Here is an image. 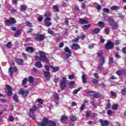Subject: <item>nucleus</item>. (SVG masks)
<instances>
[{
	"mask_svg": "<svg viewBox=\"0 0 126 126\" xmlns=\"http://www.w3.org/2000/svg\"><path fill=\"white\" fill-rule=\"evenodd\" d=\"M40 57H35V60L37 62V61H41V62H46V63H49V61H48V59H47L45 53H43V52H40Z\"/></svg>",
	"mask_w": 126,
	"mask_h": 126,
	"instance_id": "1",
	"label": "nucleus"
},
{
	"mask_svg": "<svg viewBox=\"0 0 126 126\" xmlns=\"http://www.w3.org/2000/svg\"><path fill=\"white\" fill-rule=\"evenodd\" d=\"M37 126H48V118H44L42 119V122H36Z\"/></svg>",
	"mask_w": 126,
	"mask_h": 126,
	"instance_id": "2",
	"label": "nucleus"
},
{
	"mask_svg": "<svg viewBox=\"0 0 126 126\" xmlns=\"http://www.w3.org/2000/svg\"><path fill=\"white\" fill-rule=\"evenodd\" d=\"M36 110H37V106H33L32 108L30 109V116L32 119L35 120V115H34V113L36 112Z\"/></svg>",
	"mask_w": 126,
	"mask_h": 126,
	"instance_id": "3",
	"label": "nucleus"
},
{
	"mask_svg": "<svg viewBox=\"0 0 126 126\" xmlns=\"http://www.w3.org/2000/svg\"><path fill=\"white\" fill-rule=\"evenodd\" d=\"M44 16L46 17L45 20V26H46V27H50V26L52 25V23L50 22L51 19L48 17V14H45Z\"/></svg>",
	"mask_w": 126,
	"mask_h": 126,
	"instance_id": "4",
	"label": "nucleus"
},
{
	"mask_svg": "<svg viewBox=\"0 0 126 126\" xmlns=\"http://www.w3.org/2000/svg\"><path fill=\"white\" fill-rule=\"evenodd\" d=\"M18 94H20L21 95H22L23 98H25L28 95V94H29V92H26L25 90H20L18 92Z\"/></svg>",
	"mask_w": 126,
	"mask_h": 126,
	"instance_id": "5",
	"label": "nucleus"
},
{
	"mask_svg": "<svg viewBox=\"0 0 126 126\" xmlns=\"http://www.w3.org/2000/svg\"><path fill=\"white\" fill-rule=\"evenodd\" d=\"M64 50L66 53L65 55L67 59L69 58V57H71V51H70V49H69V48L66 47Z\"/></svg>",
	"mask_w": 126,
	"mask_h": 126,
	"instance_id": "6",
	"label": "nucleus"
},
{
	"mask_svg": "<svg viewBox=\"0 0 126 126\" xmlns=\"http://www.w3.org/2000/svg\"><path fill=\"white\" fill-rule=\"evenodd\" d=\"M35 40L38 41H43V40H45V36L44 34H36L35 35Z\"/></svg>",
	"mask_w": 126,
	"mask_h": 126,
	"instance_id": "7",
	"label": "nucleus"
},
{
	"mask_svg": "<svg viewBox=\"0 0 126 126\" xmlns=\"http://www.w3.org/2000/svg\"><path fill=\"white\" fill-rule=\"evenodd\" d=\"M16 23V21L15 20V19L13 18H10V20H7L5 21V24L6 25H9V24H15Z\"/></svg>",
	"mask_w": 126,
	"mask_h": 126,
	"instance_id": "8",
	"label": "nucleus"
},
{
	"mask_svg": "<svg viewBox=\"0 0 126 126\" xmlns=\"http://www.w3.org/2000/svg\"><path fill=\"white\" fill-rule=\"evenodd\" d=\"M114 45V44L113 42L109 41L105 44V49H106V50H111L113 49Z\"/></svg>",
	"mask_w": 126,
	"mask_h": 126,
	"instance_id": "9",
	"label": "nucleus"
},
{
	"mask_svg": "<svg viewBox=\"0 0 126 126\" xmlns=\"http://www.w3.org/2000/svg\"><path fill=\"white\" fill-rule=\"evenodd\" d=\"M63 81L61 83L60 86L62 90H64L65 85L66 84V78L65 77H63Z\"/></svg>",
	"mask_w": 126,
	"mask_h": 126,
	"instance_id": "10",
	"label": "nucleus"
},
{
	"mask_svg": "<svg viewBox=\"0 0 126 126\" xmlns=\"http://www.w3.org/2000/svg\"><path fill=\"white\" fill-rule=\"evenodd\" d=\"M70 47L72 50H74L75 51H77L78 49H80V46L77 43L73 44Z\"/></svg>",
	"mask_w": 126,
	"mask_h": 126,
	"instance_id": "11",
	"label": "nucleus"
},
{
	"mask_svg": "<svg viewBox=\"0 0 126 126\" xmlns=\"http://www.w3.org/2000/svg\"><path fill=\"white\" fill-rule=\"evenodd\" d=\"M99 123L100 124H101L102 126H109V122H108V121L105 120V121H103L102 119H100L99 120Z\"/></svg>",
	"mask_w": 126,
	"mask_h": 126,
	"instance_id": "12",
	"label": "nucleus"
},
{
	"mask_svg": "<svg viewBox=\"0 0 126 126\" xmlns=\"http://www.w3.org/2000/svg\"><path fill=\"white\" fill-rule=\"evenodd\" d=\"M44 72L45 76L46 78V80H50V79H51V75L50 74V73L46 71H44Z\"/></svg>",
	"mask_w": 126,
	"mask_h": 126,
	"instance_id": "13",
	"label": "nucleus"
},
{
	"mask_svg": "<svg viewBox=\"0 0 126 126\" xmlns=\"http://www.w3.org/2000/svg\"><path fill=\"white\" fill-rule=\"evenodd\" d=\"M15 62L17 64H19V65H21V64L23 63L24 61L22 59L17 58L15 60Z\"/></svg>",
	"mask_w": 126,
	"mask_h": 126,
	"instance_id": "14",
	"label": "nucleus"
},
{
	"mask_svg": "<svg viewBox=\"0 0 126 126\" xmlns=\"http://www.w3.org/2000/svg\"><path fill=\"white\" fill-rule=\"evenodd\" d=\"M47 125L49 126H55L56 123H55L52 121H49V119L47 118Z\"/></svg>",
	"mask_w": 126,
	"mask_h": 126,
	"instance_id": "15",
	"label": "nucleus"
},
{
	"mask_svg": "<svg viewBox=\"0 0 126 126\" xmlns=\"http://www.w3.org/2000/svg\"><path fill=\"white\" fill-rule=\"evenodd\" d=\"M99 63L100 65H103V64L105 63V58H104L103 56H101L99 59Z\"/></svg>",
	"mask_w": 126,
	"mask_h": 126,
	"instance_id": "16",
	"label": "nucleus"
},
{
	"mask_svg": "<svg viewBox=\"0 0 126 126\" xmlns=\"http://www.w3.org/2000/svg\"><path fill=\"white\" fill-rule=\"evenodd\" d=\"M35 66L36 67H38V68H41V67L43 66V65L42 64V63L40 62H37L35 63Z\"/></svg>",
	"mask_w": 126,
	"mask_h": 126,
	"instance_id": "17",
	"label": "nucleus"
},
{
	"mask_svg": "<svg viewBox=\"0 0 126 126\" xmlns=\"http://www.w3.org/2000/svg\"><path fill=\"white\" fill-rule=\"evenodd\" d=\"M13 99L16 103H18V102H19V100H18V96H17L16 94L13 95Z\"/></svg>",
	"mask_w": 126,
	"mask_h": 126,
	"instance_id": "18",
	"label": "nucleus"
},
{
	"mask_svg": "<svg viewBox=\"0 0 126 126\" xmlns=\"http://www.w3.org/2000/svg\"><path fill=\"white\" fill-rule=\"evenodd\" d=\"M80 23H81V24H88V23H89V21H86L85 20H84L83 19H80Z\"/></svg>",
	"mask_w": 126,
	"mask_h": 126,
	"instance_id": "19",
	"label": "nucleus"
},
{
	"mask_svg": "<svg viewBox=\"0 0 126 126\" xmlns=\"http://www.w3.org/2000/svg\"><path fill=\"white\" fill-rule=\"evenodd\" d=\"M26 51L28 53H33L34 49L32 47H28L27 48Z\"/></svg>",
	"mask_w": 126,
	"mask_h": 126,
	"instance_id": "20",
	"label": "nucleus"
},
{
	"mask_svg": "<svg viewBox=\"0 0 126 126\" xmlns=\"http://www.w3.org/2000/svg\"><path fill=\"white\" fill-rule=\"evenodd\" d=\"M100 32V29L98 28H95L93 31V34H98Z\"/></svg>",
	"mask_w": 126,
	"mask_h": 126,
	"instance_id": "21",
	"label": "nucleus"
},
{
	"mask_svg": "<svg viewBox=\"0 0 126 126\" xmlns=\"http://www.w3.org/2000/svg\"><path fill=\"white\" fill-rule=\"evenodd\" d=\"M110 9H111V10H118V9H120V7L116 5L112 6L111 7Z\"/></svg>",
	"mask_w": 126,
	"mask_h": 126,
	"instance_id": "22",
	"label": "nucleus"
},
{
	"mask_svg": "<svg viewBox=\"0 0 126 126\" xmlns=\"http://www.w3.org/2000/svg\"><path fill=\"white\" fill-rule=\"evenodd\" d=\"M118 107H119V105H118V104H115L112 106L111 109L114 111H117V110H118Z\"/></svg>",
	"mask_w": 126,
	"mask_h": 126,
	"instance_id": "23",
	"label": "nucleus"
},
{
	"mask_svg": "<svg viewBox=\"0 0 126 126\" xmlns=\"http://www.w3.org/2000/svg\"><path fill=\"white\" fill-rule=\"evenodd\" d=\"M90 27H91V25H87L83 26L82 28L84 29V30H88Z\"/></svg>",
	"mask_w": 126,
	"mask_h": 126,
	"instance_id": "24",
	"label": "nucleus"
},
{
	"mask_svg": "<svg viewBox=\"0 0 126 126\" xmlns=\"http://www.w3.org/2000/svg\"><path fill=\"white\" fill-rule=\"evenodd\" d=\"M82 80L83 83L84 84H85L87 82L86 81V78L85 77V74H83V75L82 76Z\"/></svg>",
	"mask_w": 126,
	"mask_h": 126,
	"instance_id": "25",
	"label": "nucleus"
},
{
	"mask_svg": "<svg viewBox=\"0 0 126 126\" xmlns=\"http://www.w3.org/2000/svg\"><path fill=\"white\" fill-rule=\"evenodd\" d=\"M97 25L99 27H104V26H105V24H104V22H99L97 23Z\"/></svg>",
	"mask_w": 126,
	"mask_h": 126,
	"instance_id": "26",
	"label": "nucleus"
},
{
	"mask_svg": "<svg viewBox=\"0 0 126 126\" xmlns=\"http://www.w3.org/2000/svg\"><path fill=\"white\" fill-rule=\"evenodd\" d=\"M21 11H24L25 10H26V9H27V7L26 6V5H22L21 6Z\"/></svg>",
	"mask_w": 126,
	"mask_h": 126,
	"instance_id": "27",
	"label": "nucleus"
},
{
	"mask_svg": "<svg viewBox=\"0 0 126 126\" xmlns=\"http://www.w3.org/2000/svg\"><path fill=\"white\" fill-rule=\"evenodd\" d=\"M29 82L30 83H33L34 82V78L32 76H30L29 78Z\"/></svg>",
	"mask_w": 126,
	"mask_h": 126,
	"instance_id": "28",
	"label": "nucleus"
},
{
	"mask_svg": "<svg viewBox=\"0 0 126 126\" xmlns=\"http://www.w3.org/2000/svg\"><path fill=\"white\" fill-rule=\"evenodd\" d=\"M28 81V79H27V78H24L23 80V83H22L23 85H26V83H27Z\"/></svg>",
	"mask_w": 126,
	"mask_h": 126,
	"instance_id": "29",
	"label": "nucleus"
},
{
	"mask_svg": "<svg viewBox=\"0 0 126 126\" xmlns=\"http://www.w3.org/2000/svg\"><path fill=\"white\" fill-rule=\"evenodd\" d=\"M53 8L57 12H59V11H60V9L59 8V7H58L57 5H54Z\"/></svg>",
	"mask_w": 126,
	"mask_h": 126,
	"instance_id": "30",
	"label": "nucleus"
},
{
	"mask_svg": "<svg viewBox=\"0 0 126 126\" xmlns=\"http://www.w3.org/2000/svg\"><path fill=\"white\" fill-rule=\"evenodd\" d=\"M50 68H52V69H53L54 71H58V70H59V67H54L53 66H50Z\"/></svg>",
	"mask_w": 126,
	"mask_h": 126,
	"instance_id": "31",
	"label": "nucleus"
},
{
	"mask_svg": "<svg viewBox=\"0 0 126 126\" xmlns=\"http://www.w3.org/2000/svg\"><path fill=\"white\" fill-rule=\"evenodd\" d=\"M73 85H74V81H71L69 84V87L70 88H73Z\"/></svg>",
	"mask_w": 126,
	"mask_h": 126,
	"instance_id": "32",
	"label": "nucleus"
},
{
	"mask_svg": "<svg viewBox=\"0 0 126 126\" xmlns=\"http://www.w3.org/2000/svg\"><path fill=\"white\" fill-rule=\"evenodd\" d=\"M21 32V30L17 31L15 33V37H18V35H20Z\"/></svg>",
	"mask_w": 126,
	"mask_h": 126,
	"instance_id": "33",
	"label": "nucleus"
},
{
	"mask_svg": "<svg viewBox=\"0 0 126 126\" xmlns=\"http://www.w3.org/2000/svg\"><path fill=\"white\" fill-rule=\"evenodd\" d=\"M66 120H67V117L63 116L61 119V122H65V121H66Z\"/></svg>",
	"mask_w": 126,
	"mask_h": 126,
	"instance_id": "34",
	"label": "nucleus"
},
{
	"mask_svg": "<svg viewBox=\"0 0 126 126\" xmlns=\"http://www.w3.org/2000/svg\"><path fill=\"white\" fill-rule=\"evenodd\" d=\"M81 89L80 88H78V89L77 90H75L73 92V94H77V93H78V92H79V91H80Z\"/></svg>",
	"mask_w": 126,
	"mask_h": 126,
	"instance_id": "35",
	"label": "nucleus"
},
{
	"mask_svg": "<svg viewBox=\"0 0 126 126\" xmlns=\"http://www.w3.org/2000/svg\"><path fill=\"white\" fill-rule=\"evenodd\" d=\"M48 32L49 34H50V35H54V32H53V30H52V29L49 28Z\"/></svg>",
	"mask_w": 126,
	"mask_h": 126,
	"instance_id": "36",
	"label": "nucleus"
},
{
	"mask_svg": "<svg viewBox=\"0 0 126 126\" xmlns=\"http://www.w3.org/2000/svg\"><path fill=\"white\" fill-rule=\"evenodd\" d=\"M53 97L55 98L56 100H59V94H58L55 93L54 94Z\"/></svg>",
	"mask_w": 126,
	"mask_h": 126,
	"instance_id": "37",
	"label": "nucleus"
},
{
	"mask_svg": "<svg viewBox=\"0 0 126 126\" xmlns=\"http://www.w3.org/2000/svg\"><path fill=\"white\" fill-rule=\"evenodd\" d=\"M6 89H7V90H8V91H12V88H11V87H10V85H7L6 87Z\"/></svg>",
	"mask_w": 126,
	"mask_h": 126,
	"instance_id": "38",
	"label": "nucleus"
},
{
	"mask_svg": "<svg viewBox=\"0 0 126 126\" xmlns=\"http://www.w3.org/2000/svg\"><path fill=\"white\" fill-rule=\"evenodd\" d=\"M78 118H77L75 116H72L71 118H70V120L71 121H77V120L78 119Z\"/></svg>",
	"mask_w": 126,
	"mask_h": 126,
	"instance_id": "39",
	"label": "nucleus"
},
{
	"mask_svg": "<svg viewBox=\"0 0 126 126\" xmlns=\"http://www.w3.org/2000/svg\"><path fill=\"white\" fill-rule=\"evenodd\" d=\"M11 46H12V44L11 43V42H8L6 45V47L7 48H8V49L10 48Z\"/></svg>",
	"mask_w": 126,
	"mask_h": 126,
	"instance_id": "40",
	"label": "nucleus"
},
{
	"mask_svg": "<svg viewBox=\"0 0 126 126\" xmlns=\"http://www.w3.org/2000/svg\"><path fill=\"white\" fill-rule=\"evenodd\" d=\"M92 82L94 84H98V80L97 79H94L92 80Z\"/></svg>",
	"mask_w": 126,
	"mask_h": 126,
	"instance_id": "41",
	"label": "nucleus"
},
{
	"mask_svg": "<svg viewBox=\"0 0 126 126\" xmlns=\"http://www.w3.org/2000/svg\"><path fill=\"white\" fill-rule=\"evenodd\" d=\"M112 29L116 30L118 28V25L116 24H113L111 26Z\"/></svg>",
	"mask_w": 126,
	"mask_h": 126,
	"instance_id": "42",
	"label": "nucleus"
},
{
	"mask_svg": "<svg viewBox=\"0 0 126 126\" xmlns=\"http://www.w3.org/2000/svg\"><path fill=\"white\" fill-rule=\"evenodd\" d=\"M9 121L10 122H13V121H14V117H13V116H9Z\"/></svg>",
	"mask_w": 126,
	"mask_h": 126,
	"instance_id": "43",
	"label": "nucleus"
},
{
	"mask_svg": "<svg viewBox=\"0 0 126 126\" xmlns=\"http://www.w3.org/2000/svg\"><path fill=\"white\" fill-rule=\"evenodd\" d=\"M9 73L10 76H11V75H12V67H10L9 68Z\"/></svg>",
	"mask_w": 126,
	"mask_h": 126,
	"instance_id": "44",
	"label": "nucleus"
},
{
	"mask_svg": "<svg viewBox=\"0 0 126 126\" xmlns=\"http://www.w3.org/2000/svg\"><path fill=\"white\" fill-rule=\"evenodd\" d=\"M36 101L38 103H39L40 104H43V100L41 98H38Z\"/></svg>",
	"mask_w": 126,
	"mask_h": 126,
	"instance_id": "45",
	"label": "nucleus"
},
{
	"mask_svg": "<svg viewBox=\"0 0 126 126\" xmlns=\"http://www.w3.org/2000/svg\"><path fill=\"white\" fill-rule=\"evenodd\" d=\"M122 95H126V88L123 89L122 91Z\"/></svg>",
	"mask_w": 126,
	"mask_h": 126,
	"instance_id": "46",
	"label": "nucleus"
},
{
	"mask_svg": "<svg viewBox=\"0 0 126 126\" xmlns=\"http://www.w3.org/2000/svg\"><path fill=\"white\" fill-rule=\"evenodd\" d=\"M108 21L109 22H110V23H113V22H114V18L112 17H109L108 18Z\"/></svg>",
	"mask_w": 126,
	"mask_h": 126,
	"instance_id": "47",
	"label": "nucleus"
},
{
	"mask_svg": "<svg viewBox=\"0 0 126 126\" xmlns=\"http://www.w3.org/2000/svg\"><path fill=\"white\" fill-rule=\"evenodd\" d=\"M93 97L94 98H100V94H94Z\"/></svg>",
	"mask_w": 126,
	"mask_h": 126,
	"instance_id": "48",
	"label": "nucleus"
},
{
	"mask_svg": "<svg viewBox=\"0 0 126 126\" xmlns=\"http://www.w3.org/2000/svg\"><path fill=\"white\" fill-rule=\"evenodd\" d=\"M85 109V104H83L80 107L81 111H83Z\"/></svg>",
	"mask_w": 126,
	"mask_h": 126,
	"instance_id": "49",
	"label": "nucleus"
},
{
	"mask_svg": "<svg viewBox=\"0 0 126 126\" xmlns=\"http://www.w3.org/2000/svg\"><path fill=\"white\" fill-rule=\"evenodd\" d=\"M118 16L120 18H122V19L125 17V16L123 15L122 13H118Z\"/></svg>",
	"mask_w": 126,
	"mask_h": 126,
	"instance_id": "50",
	"label": "nucleus"
},
{
	"mask_svg": "<svg viewBox=\"0 0 126 126\" xmlns=\"http://www.w3.org/2000/svg\"><path fill=\"white\" fill-rule=\"evenodd\" d=\"M79 37H78V38L74 39V40H73V42L74 43H77V42H78L79 41Z\"/></svg>",
	"mask_w": 126,
	"mask_h": 126,
	"instance_id": "51",
	"label": "nucleus"
},
{
	"mask_svg": "<svg viewBox=\"0 0 126 126\" xmlns=\"http://www.w3.org/2000/svg\"><path fill=\"white\" fill-rule=\"evenodd\" d=\"M103 11L104 12H106V13H108V12H109V11H110V9H109V8H103Z\"/></svg>",
	"mask_w": 126,
	"mask_h": 126,
	"instance_id": "52",
	"label": "nucleus"
},
{
	"mask_svg": "<svg viewBox=\"0 0 126 126\" xmlns=\"http://www.w3.org/2000/svg\"><path fill=\"white\" fill-rule=\"evenodd\" d=\"M27 26H29V27H32V24L29 22H27L26 23Z\"/></svg>",
	"mask_w": 126,
	"mask_h": 126,
	"instance_id": "53",
	"label": "nucleus"
},
{
	"mask_svg": "<svg viewBox=\"0 0 126 126\" xmlns=\"http://www.w3.org/2000/svg\"><path fill=\"white\" fill-rule=\"evenodd\" d=\"M12 94H12V90L8 91V93H7L8 96H11V95H12Z\"/></svg>",
	"mask_w": 126,
	"mask_h": 126,
	"instance_id": "54",
	"label": "nucleus"
},
{
	"mask_svg": "<svg viewBox=\"0 0 126 126\" xmlns=\"http://www.w3.org/2000/svg\"><path fill=\"white\" fill-rule=\"evenodd\" d=\"M105 31L106 34H107V35L110 33V30L109 29H105Z\"/></svg>",
	"mask_w": 126,
	"mask_h": 126,
	"instance_id": "55",
	"label": "nucleus"
},
{
	"mask_svg": "<svg viewBox=\"0 0 126 126\" xmlns=\"http://www.w3.org/2000/svg\"><path fill=\"white\" fill-rule=\"evenodd\" d=\"M45 69L47 71H49V70H50V67L48 65H45Z\"/></svg>",
	"mask_w": 126,
	"mask_h": 126,
	"instance_id": "56",
	"label": "nucleus"
},
{
	"mask_svg": "<svg viewBox=\"0 0 126 126\" xmlns=\"http://www.w3.org/2000/svg\"><path fill=\"white\" fill-rule=\"evenodd\" d=\"M88 94L89 95H90V96L94 95V93L93 92H88Z\"/></svg>",
	"mask_w": 126,
	"mask_h": 126,
	"instance_id": "57",
	"label": "nucleus"
},
{
	"mask_svg": "<svg viewBox=\"0 0 126 126\" xmlns=\"http://www.w3.org/2000/svg\"><path fill=\"white\" fill-rule=\"evenodd\" d=\"M69 79H74V75H70L68 76Z\"/></svg>",
	"mask_w": 126,
	"mask_h": 126,
	"instance_id": "58",
	"label": "nucleus"
},
{
	"mask_svg": "<svg viewBox=\"0 0 126 126\" xmlns=\"http://www.w3.org/2000/svg\"><path fill=\"white\" fill-rule=\"evenodd\" d=\"M94 76L95 78H96V79H98L99 78V75H98V74L97 73H95L94 74Z\"/></svg>",
	"mask_w": 126,
	"mask_h": 126,
	"instance_id": "59",
	"label": "nucleus"
},
{
	"mask_svg": "<svg viewBox=\"0 0 126 126\" xmlns=\"http://www.w3.org/2000/svg\"><path fill=\"white\" fill-rule=\"evenodd\" d=\"M114 63V59L112 58H109V63Z\"/></svg>",
	"mask_w": 126,
	"mask_h": 126,
	"instance_id": "60",
	"label": "nucleus"
},
{
	"mask_svg": "<svg viewBox=\"0 0 126 126\" xmlns=\"http://www.w3.org/2000/svg\"><path fill=\"white\" fill-rule=\"evenodd\" d=\"M112 110H108V111H107V114H108L109 116H111V115H112Z\"/></svg>",
	"mask_w": 126,
	"mask_h": 126,
	"instance_id": "61",
	"label": "nucleus"
},
{
	"mask_svg": "<svg viewBox=\"0 0 126 126\" xmlns=\"http://www.w3.org/2000/svg\"><path fill=\"white\" fill-rule=\"evenodd\" d=\"M116 74L118 75H119V76H121V75H122V71H117V72H116Z\"/></svg>",
	"mask_w": 126,
	"mask_h": 126,
	"instance_id": "62",
	"label": "nucleus"
},
{
	"mask_svg": "<svg viewBox=\"0 0 126 126\" xmlns=\"http://www.w3.org/2000/svg\"><path fill=\"white\" fill-rule=\"evenodd\" d=\"M94 44L90 45L89 46V49H93V48H94Z\"/></svg>",
	"mask_w": 126,
	"mask_h": 126,
	"instance_id": "63",
	"label": "nucleus"
},
{
	"mask_svg": "<svg viewBox=\"0 0 126 126\" xmlns=\"http://www.w3.org/2000/svg\"><path fill=\"white\" fill-rule=\"evenodd\" d=\"M63 45H64V44L63 43V42H61L60 44H59V48H63Z\"/></svg>",
	"mask_w": 126,
	"mask_h": 126,
	"instance_id": "64",
	"label": "nucleus"
}]
</instances>
